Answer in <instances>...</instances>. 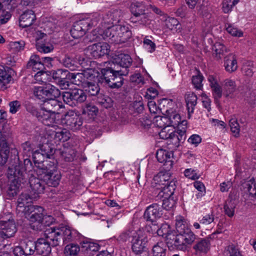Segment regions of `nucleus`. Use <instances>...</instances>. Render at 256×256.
<instances>
[{"label": "nucleus", "mask_w": 256, "mask_h": 256, "mask_svg": "<svg viewBox=\"0 0 256 256\" xmlns=\"http://www.w3.org/2000/svg\"><path fill=\"white\" fill-rule=\"evenodd\" d=\"M132 63L130 55L122 53L116 55L112 61L106 62V68H102L101 72L110 88H118L122 85V76L128 74Z\"/></svg>", "instance_id": "obj_1"}, {"label": "nucleus", "mask_w": 256, "mask_h": 256, "mask_svg": "<svg viewBox=\"0 0 256 256\" xmlns=\"http://www.w3.org/2000/svg\"><path fill=\"white\" fill-rule=\"evenodd\" d=\"M176 228L178 234L168 235L167 238L168 246L186 252L190 248L196 236L188 228L186 220L182 216L176 217Z\"/></svg>", "instance_id": "obj_2"}, {"label": "nucleus", "mask_w": 256, "mask_h": 256, "mask_svg": "<svg viewBox=\"0 0 256 256\" xmlns=\"http://www.w3.org/2000/svg\"><path fill=\"white\" fill-rule=\"evenodd\" d=\"M254 166L250 160L245 159L242 160L240 156L236 154L234 163L236 172L235 178H246L248 177L249 176L248 170L253 168ZM240 189L244 194L248 196H253L256 194L254 180L251 178L248 180H244L241 184Z\"/></svg>", "instance_id": "obj_3"}, {"label": "nucleus", "mask_w": 256, "mask_h": 256, "mask_svg": "<svg viewBox=\"0 0 256 256\" xmlns=\"http://www.w3.org/2000/svg\"><path fill=\"white\" fill-rule=\"evenodd\" d=\"M93 34L97 35L96 38L100 36L104 39L108 38L110 42L116 44L124 43L130 39L132 33L127 26L114 24L108 26L104 30L98 28L93 31Z\"/></svg>", "instance_id": "obj_4"}, {"label": "nucleus", "mask_w": 256, "mask_h": 256, "mask_svg": "<svg viewBox=\"0 0 256 256\" xmlns=\"http://www.w3.org/2000/svg\"><path fill=\"white\" fill-rule=\"evenodd\" d=\"M97 70L94 69L87 68L82 72L70 73L67 70L60 69L56 73L58 76L54 75V77L56 78L62 79L64 78L61 75L66 76L72 84L84 88L87 84L90 82V80L96 78V74H97Z\"/></svg>", "instance_id": "obj_5"}, {"label": "nucleus", "mask_w": 256, "mask_h": 256, "mask_svg": "<svg viewBox=\"0 0 256 256\" xmlns=\"http://www.w3.org/2000/svg\"><path fill=\"white\" fill-rule=\"evenodd\" d=\"M100 18V15L95 14L76 22L70 30L72 36L76 39L82 37L89 29L97 25Z\"/></svg>", "instance_id": "obj_6"}, {"label": "nucleus", "mask_w": 256, "mask_h": 256, "mask_svg": "<svg viewBox=\"0 0 256 256\" xmlns=\"http://www.w3.org/2000/svg\"><path fill=\"white\" fill-rule=\"evenodd\" d=\"M38 169L37 172L41 175L40 178L48 186L56 187L59 184L61 175L52 163L43 162L42 166H38Z\"/></svg>", "instance_id": "obj_7"}, {"label": "nucleus", "mask_w": 256, "mask_h": 256, "mask_svg": "<svg viewBox=\"0 0 256 256\" xmlns=\"http://www.w3.org/2000/svg\"><path fill=\"white\" fill-rule=\"evenodd\" d=\"M26 169L20 168V165L16 166L14 168H9L8 170V178L12 180L8 192L10 196H14L16 195L19 190L20 184L24 183L26 176Z\"/></svg>", "instance_id": "obj_8"}, {"label": "nucleus", "mask_w": 256, "mask_h": 256, "mask_svg": "<svg viewBox=\"0 0 256 256\" xmlns=\"http://www.w3.org/2000/svg\"><path fill=\"white\" fill-rule=\"evenodd\" d=\"M51 234L48 238L53 240L54 244H58L62 239L64 242L68 243L74 240L78 236V232L68 226L56 228H50Z\"/></svg>", "instance_id": "obj_9"}, {"label": "nucleus", "mask_w": 256, "mask_h": 256, "mask_svg": "<svg viewBox=\"0 0 256 256\" xmlns=\"http://www.w3.org/2000/svg\"><path fill=\"white\" fill-rule=\"evenodd\" d=\"M160 138L164 140L170 139L174 141L175 144H179L180 142L186 139V127L180 130V132H176L174 129L170 126H165L159 132Z\"/></svg>", "instance_id": "obj_10"}, {"label": "nucleus", "mask_w": 256, "mask_h": 256, "mask_svg": "<svg viewBox=\"0 0 256 256\" xmlns=\"http://www.w3.org/2000/svg\"><path fill=\"white\" fill-rule=\"evenodd\" d=\"M62 99L64 102L72 106H77L84 102L86 99V95L81 89H74L62 93Z\"/></svg>", "instance_id": "obj_11"}, {"label": "nucleus", "mask_w": 256, "mask_h": 256, "mask_svg": "<svg viewBox=\"0 0 256 256\" xmlns=\"http://www.w3.org/2000/svg\"><path fill=\"white\" fill-rule=\"evenodd\" d=\"M50 234H51L50 229L47 230L45 232V238H40L38 240L36 244V250L39 254L44 256L48 255L51 252V246H55L58 244H54L53 240L48 238Z\"/></svg>", "instance_id": "obj_12"}, {"label": "nucleus", "mask_w": 256, "mask_h": 256, "mask_svg": "<svg viewBox=\"0 0 256 256\" xmlns=\"http://www.w3.org/2000/svg\"><path fill=\"white\" fill-rule=\"evenodd\" d=\"M36 196L26 193L22 194L18 198L16 210L18 212L28 214L30 210H32L35 206L32 205V201L36 200Z\"/></svg>", "instance_id": "obj_13"}, {"label": "nucleus", "mask_w": 256, "mask_h": 256, "mask_svg": "<svg viewBox=\"0 0 256 256\" xmlns=\"http://www.w3.org/2000/svg\"><path fill=\"white\" fill-rule=\"evenodd\" d=\"M0 228L2 230L0 231V241L4 238L13 236L17 230L15 222L11 216L6 220L0 221Z\"/></svg>", "instance_id": "obj_14"}, {"label": "nucleus", "mask_w": 256, "mask_h": 256, "mask_svg": "<svg viewBox=\"0 0 256 256\" xmlns=\"http://www.w3.org/2000/svg\"><path fill=\"white\" fill-rule=\"evenodd\" d=\"M62 122L68 128L78 130L82 124V118L73 111L68 112L62 119Z\"/></svg>", "instance_id": "obj_15"}, {"label": "nucleus", "mask_w": 256, "mask_h": 256, "mask_svg": "<svg viewBox=\"0 0 256 256\" xmlns=\"http://www.w3.org/2000/svg\"><path fill=\"white\" fill-rule=\"evenodd\" d=\"M87 50L92 57L97 58L108 54L110 51V46L106 42H98L89 46Z\"/></svg>", "instance_id": "obj_16"}, {"label": "nucleus", "mask_w": 256, "mask_h": 256, "mask_svg": "<svg viewBox=\"0 0 256 256\" xmlns=\"http://www.w3.org/2000/svg\"><path fill=\"white\" fill-rule=\"evenodd\" d=\"M130 241L132 244V251L135 254H140L144 250L146 240L140 230L132 232Z\"/></svg>", "instance_id": "obj_17"}, {"label": "nucleus", "mask_w": 256, "mask_h": 256, "mask_svg": "<svg viewBox=\"0 0 256 256\" xmlns=\"http://www.w3.org/2000/svg\"><path fill=\"white\" fill-rule=\"evenodd\" d=\"M36 250L35 242L31 240H25L14 249V254L16 256H30Z\"/></svg>", "instance_id": "obj_18"}, {"label": "nucleus", "mask_w": 256, "mask_h": 256, "mask_svg": "<svg viewBox=\"0 0 256 256\" xmlns=\"http://www.w3.org/2000/svg\"><path fill=\"white\" fill-rule=\"evenodd\" d=\"M47 132H49L48 135L55 140L56 143L67 141L70 137V134L68 130L60 128L56 125L47 130Z\"/></svg>", "instance_id": "obj_19"}, {"label": "nucleus", "mask_w": 256, "mask_h": 256, "mask_svg": "<svg viewBox=\"0 0 256 256\" xmlns=\"http://www.w3.org/2000/svg\"><path fill=\"white\" fill-rule=\"evenodd\" d=\"M216 234V233L214 232L205 238H200L193 246L197 254H206L210 248V240L214 238Z\"/></svg>", "instance_id": "obj_20"}, {"label": "nucleus", "mask_w": 256, "mask_h": 256, "mask_svg": "<svg viewBox=\"0 0 256 256\" xmlns=\"http://www.w3.org/2000/svg\"><path fill=\"white\" fill-rule=\"evenodd\" d=\"M96 75V78L90 80V82L87 84H86V86H85L83 88L86 92L91 96H96L98 93L100 91V88L98 86V83L104 82L108 85L104 79V77L103 76L102 72L101 74H100L98 72L97 74Z\"/></svg>", "instance_id": "obj_21"}, {"label": "nucleus", "mask_w": 256, "mask_h": 256, "mask_svg": "<svg viewBox=\"0 0 256 256\" xmlns=\"http://www.w3.org/2000/svg\"><path fill=\"white\" fill-rule=\"evenodd\" d=\"M36 48L40 52L48 53L54 50V46L48 38L46 34L40 32L38 38H36Z\"/></svg>", "instance_id": "obj_22"}, {"label": "nucleus", "mask_w": 256, "mask_h": 256, "mask_svg": "<svg viewBox=\"0 0 256 256\" xmlns=\"http://www.w3.org/2000/svg\"><path fill=\"white\" fill-rule=\"evenodd\" d=\"M162 215V210L159 205L153 204L148 206L144 214V218L146 221L154 222Z\"/></svg>", "instance_id": "obj_23"}, {"label": "nucleus", "mask_w": 256, "mask_h": 256, "mask_svg": "<svg viewBox=\"0 0 256 256\" xmlns=\"http://www.w3.org/2000/svg\"><path fill=\"white\" fill-rule=\"evenodd\" d=\"M168 118V125L175 129L177 128V132H180V130L182 129L183 126L186 127V131L187 128V121L186 120H182L180 115L176 112H172L170 114H168L166 116Z\"/></svg>", "instance_id": "obj_24"}, {"label": "nucleus", "mask_w": 256, "mask_h": 256, "mask_svg": "<svg viewBox=\"0 0 256 256\" xmlns=\"http://www.w3.org/2000/svg\"><path fill=\"white\" fill-rule=\"evenodd\" d=\"M45 181L34 176H31L29 178V184L31 188L30 193L36 196V198L40 194H42L45 188Z\"/></svg>", "instance_id": "obj_25"}, {"label": "nucleus", "mask_w": 256, "mask_h": 256, "mask_svg": "<svg viewBox=\"0 0 256 256\" xmlns=\"http://www.w3.org/2000/svg\"><path fill=\"white\" fill-rule=\"evenodd\" d=\"M122 16V12L120 10H114L109 12L108 14L103 18L102 22V26L104 28H106L108 26H112L111 24H117L120 20Z\"/></svg>", "instance_id": "obj_26"}, {"label": "nucleus", "mask_w": 256, "mask_h": 256, "mask_svg": "<svg viewBox=\"0 0 256 256\" xmlns=\"http://www.w3.org/2000/svg\"><path fill=\"white\" fill-rule=\"evenodd\" d=\"M62 103L56 98H46L44 100L41 108L48 112L56 115L59 114L58 110L62 108Z\"/></svg>", "instance_id": "obj_27"}, {"label": "nucleus", "mask_w": 256, "mask_h": 256, "mask_svg": "<svg viewBox=\"0 0 256 256\" xmlns=\"http://www.w3.org/2000/svg\"><path fill=\"white\" fill-rule=\"evenodd\" d=\"M44 124L51 126H55L56 120L57 115L48 112L43 110L42 108L40 109L39 114L37 118Z\"/></svg>", "instance_id": "obj_28"}, {"label": "nucleus", "mask_w": 256, "mask_h": 256, "mask_svg": "<svg viewBox=\"0 0 256 256\" xmlns=\"http://www.w3.org/2000/svg\"><path fill=\"white\" fill-rule=\"evenodd\" d=\"M43 211L44 209L42 207L34 206V208L32 210H30L28 214H24L30 222L40 224L44 218Z\"/></svg>", "instance_id": "obj_29"}, {"label": "nucleus", "mask_w": 256, "mask_h": 256, "mask_svg": "<svg viewBox=\"0 0 256 256\" xmlns=\"http://www.w3.org/2000/svg\"><path fill=\"white\" fill-rule=\"evenodd\" d=\"M36 20L34 12L28 10L24 12L20 17V26L24 28L30 26Z\"/></svg>", "instance_id": "obj_30"}, {"label": "nucleus", "mask_w": 256, "mask_h": 256, "mask_svg": "<svg viewBox=\"0 0 256 256\" xmlns=\"http://www.w3.org/2000/svg\"><path fill=\"white\" fill-rule=\"evenodd\" d=\"M208 80L212 90L215 102L218 104V100L222 98V88L218 84L216 79L212 76L208 77Z\"/></svg>", "instance_id": "obj_31"}, {"label": "nucleus", "mask_w": 256, "mask_h": 256, "mask_svg": "<svg viewBox=\"0 0 256 256\" xmlns=\"http://www.w3.org/2000/svg\"><path fill=\"white\" fill-rule=\"evenodd\" d=\"M172 152H169L163 149H159L156 154L158 160L164 164L168 165L170 168L172 166L173 162L172 159Z\"/></svg>", "instance_id": "obj_32"}, {"label": "nucleus", "mask_w": 256, "mask_h": 256, "mask_svg": "<svg viewBox=\"0 0 256 256\" xmlns=\"http://www.w3.org/2000/svg\"><path fill=\"white\" fill-rule=\"evenodd\" d=\"M27 67L32 68L34 72H40L44 71V66L41 59L36 54L32 55L28 62Z\"/></svg>", "instance_id": "obj_33"}, {"label": "nucleus", "mask_w": 256, "mask_h": 256, "mask_svg": "<svg viewBox=\"0 0 256 256\" xmlns=\"http://www.w3.org/2000/svg\"><path fill=\"white\" fill-rule=\"evenodd\" d=\"M176 188V181L170 180V182L166 183L164 187L160 186V188H158L162 189L159 192L158 195L166 196V198H168V196H173Z\"/></svg>", "instance_id": "obj_34"}, {"label": "nucleus", "mask_w": 256, "mask_h": 256, "mask_svg": "<svg viewBox=\"0 0 256 256\" xmlns=\"http://www.w3.org/2000/svg\"><path fill=\"white\" fill-rule=\"evenodd\" d=\"M238 66L235 56L232 54H230L225 57V70L229 72L236 71Z\"/></svg>", "instance_id": "obj_35"}, {"label": "nucleus", "mask_w": 256, "mask_h": 256, "mask_svg": "<svg viewBox=\"0 0 256 256\" xmlns=\"http://www.w3.org/2000/svg\"><path fill=\"white\" fill-rule=\"evenodd\" d=\"M82 248L88 256H94L100 248L98 244L89 241H83L81 243Z\"/></svg>", "instance_id": "obj_36"}, {"label": "nucleus", "mask_w": 256, "mask_h": 256, "mask_svg": "<svg viewBox=\"0 0 256 256\" xmlns=\"http://www.w3.org/2000/svg\"><path fill=\"white\" fill-rule=\"evenodd\" d=\"M168 252L166 244L160 242L154 244L152 250V256H166Z\"/></svg>", "instance_id": "obj_37"}, {"label": "nucleus", "mask_w": 256, "mask_h": 256, "mask_svg": "<svg viewBox=\"0 0 256 256\" xmlns=\"http://www.w3.org/2000/svg\"><path fill=\"white\" fill-rule=\"evenodd\" d=\"M186 107L188 116L190 118L191 114L194 112V107L197 103V96L194 94H188L186 98Z\"/></svg>", "instance_id": "obj_38"}, {"label": "nucleus", "mask_w": 256, "mask_h": 256, "mask_svg": "<svg viewBox=\"0 0 256 256\" xmlns=\"http://www.w3.org/2000/svg\"><path fill=\"white\" fill-rule=\"evenodd\" d=\"M46 98H56L60 95V90L50 84L46 86Z\"/></svg>", "instance_id": "obj_39"}, {"label": "nucleus", "mask_w": 256, "mask_h": 256, "mask_svg": "<svg viewBox=\"0 0 256 256\" xmlns=\"http://www.w3.org/2000/svg\"><path fill=\"white\" fill-rule=\"evenodd\" d=\"M10 153L6 142H3L0 147V164L4 165L7 162Z\"/></svg>", "instance_id": "obj_40"}, {"label": "nucleus", "mask_w": 256, "mask_h": 256, "mask_svg": "<svg viewBox=\"0 0 256 256\" xmlns=\"http://www.w3.org/2000/svg\"><path fill=\"white\" fill-rule=\"evenodd\" d=\"M132 13L136 17L140 16L144 12L145 6L144 4L140 2H134L130 6Z\"/></svg>", "instance_id": "obj_41"}, {"label": "nucleus", "mask_w": 256, "mask_h": 256, "mask_svg": "<svg viewBox=\"0 0 256 256\" xmlns=\"http://www.w3.org/2000/svg\"><path fill=\"white\" fill-rule=\"evenodd\" d=\"M80 251V246L78 244H68L64 248V253L66 256H77Z\"/></svg>", "instance_id": "obj_42"}, {"label": "nucleus", "mask_w": 256, "mask_h": 256, "mask_svg": "<svg viewBox=\"0 0 256 256\" xmlns=\"http://www.w3.org/2000/svg\"><path fill=\"white\" fill-rule=\"evenodd\" d=\"M229 124L232 135L236 138L239 137L240 128L237 119L235 117L232 118L230 120Z\"/></svg>", "instance_id": "obj_43"}, {"label": "nucleus", "mask_w": 256, "mask_h": 256, "mask_svg": "<svg viewBox=\"0 0 256 256\" xmlns=\"http://www.w3.org/2000/svg\"><path fill=\"white\" fill-rule=\"evenodd\" d=\"M157 234L159 236L164 237L166 242L167 243V238L170 234H174V232L170 230V226L167 224H162L160 228L156 231Z\"/></svg>", "instance_id": "obj_44"}, {"label": "nucleus", "mask_w": 256, "mask_h": 256, "mask_svg": "<svg viewBox=\"0 0 256 256\" xmlns=\"http://www.w3.org/2000/svg\"><path fill=\"white\" fill-rule=\"evenodd\" d=\"M160 196L164 198L162 206L164 209L168 210L175 206L176 202L173 196H168V198H166V196Z\"/></svg>", "instance_id": "obj_45"}, {"label": "nucleus", "mask_w": 256, "mask_h": 256, "mask_svg": "<svg viewBox=\"0 0 256 256\" xmlns=\"http://www.w3.org/2000/svg\"><path fill=\"white\" fill-rule=\"evenodd\" d=\"M60 154L62 158L67 162L72 161L76 156L74 150L70 148H64Z\"/></svg>", "instance_id": "obj_46"}, {"label": "nucleus", "mask_w": 256, "mask_h": 256, "mask_svg": "<svg viewBox=\"0 0 256 256\" xmlns=\"http://www.w3.org/2000/svg\"><path fill=\"white\" fill-rule=\"evenodd\" d=\"M236 88L235 82L227 80L225 82V96H230L234 93Z\"/></svg>", "instance_id": "obj_47"}, {"label": "nucleus", "mask_w": 256, "mask_h": 256, "mask_svg": "<svg viewBox=\"0 0 256 256\" xmlns=\"http://www.w3.org/2000/svg\"><path fill=\"white\" fill-rule=\"evenodd\" d=\"M32 156L35 163L40 164L43 162L44 158L48 156V154L46 152H42V148L36 150L32 152Z\"/></svg>", "instance_id": "obj_48"}, {"label": "nucleus", "mask_w": 256, "mask_h": 256, "mask_svg": "<svg viewBox=\"0 0 256 256\" xmlns=\"http://www.w3.org/2000/svg\"><path fill=\"white\" fill-rule=\"evenodd\" d=\"M61 61L64 66L69 68L71 70H76V66L75 64V62L70 56L66 55Z\"/></svg>", "instance_id": "obj_49"}, {"label": "nucleus", "mask_w": 256, "mask_h": 256, "mask_svg": "<svg viewBox=\"0 0 256 256\" xmlns=\"http://www.w3.org/2000/svg\"><path fill=\"white\" fill-rule=\"evenodd\" d=\"M33 92L34 96L40 100L46 99V86H34L33 89Z\"/></svg>", "instance_id": "obj_50"}, {"label": "nucleus", "mask_w": 256, "mask_h": 256, "mask_svg": "<svg viewBox=\"0 0 256 256\" xmlns=\"http://www.w3.org/2000/svg\"><path fill=\"white\" fill-rule=\"evenodd\" d=\"M203 79L204 77L200 74V72H198V74L192 76V83L196 88L197 90H201L202 88Z\"/></svg>", "instance_id": "obj_51"}, {"label": "nucleus", "mask_w": 256, "mask_h": 256, "mask_svg": "<svg viewBox=\"0 0 256 256\" xmlns=\"http://www.w3.org/2000/svg\"><path fill=\"white\" fill-rule=\"evenodd\" d=\"M166 25L168 28L171 30L179 28L180 26L178 21L174 18H168L166 19Z\"/></svg>", "instance_id": "obj_52"}, {"label": "nucleus", "mask_w": 256, "mask_h": 256, "mask_svg": "<svg viewBox=\"0 0 256 256\" xmlns=\"http://www.w3.org/2000/svg\"><path fill=\"white\" fill-rule=\"evenodd\" d=\"M136 118L138 119L137 124L144 127L149 126L152 124V122L148 118V114L140 115Z\"/></svg>", "instance_id": "obj_53"}, {"label": "nucleus", "mask_w": 256, "mask_h": 256, "mask_svg": "<svg viewBox=\"0 0 256 256\" xmlns=\"http://www.w3.org/2000/svg\"><path fill=\"white\" fill-rule=\"evenodd\" d=\"M12 80V76L6 70H0V84L4 86L8 84Z\"/></svg>", "instance_id": "obj_54"}, {"label": "nucleus", "mask_w": 256, "mask_h": 256, "mask_svg": "<svg viewBox=\"0 0 256 256\" xmlns=\"http://www.w3.org/2000/svg\"><path fill=\"white\" fill-rule=\"evenodd\" d=\"M168 118L167 116H156L154 122L155 126L158 128H163L165 126H168Z\"/></svg>", "instance_id": "obj_55"}, {"label": "nucleus", "mask_w": 256, "mask_h": 256, "mask_svg": "<svg viewBox=\"0 0 256 256\" xmlns=\"http://www.w3.org/2000/svg\"><path fill=\"white\" fill-rule=\"evenodd\" d=\"M184 174L186 178L192 180L198 179L200 177V176L198 174L196 170L192 168L186 169Z\"/></svg>", "instance_id": "obj_56"}, {"label": "nucleus", "mask_w": 256, "mask_h": 256, "mask_svg": "<svg viewBox=\"0 0 256 256\" xmlns=\"http://www.w3.org/2000/svg\"><path fill=\"white\" fill-rule=\"evenodd\" d=\"M226 30L232 36L237 37H242L243 36V32L233 26H228L226 28Z\"/></svg>", "instance_id": "obj_57"}, {"label": "nucleus", "mask_w": 256, "mask_h": 256, "mask_svg": "<svg viewBox=\"0 0 256 256\" xmlns=\"http://www.w3.org/2000/svg\"><path fill=\"white\" fill-rule=\"evenodd\" d=\"M252 66L253 63L252 62H247L244 64L242 68V70L246 75L248 76H251L253 74V71L252 70Z\"/></svg>", "instance_id": "obj_58"}, {"label": "nucleus", "mask_w": 256, "mask_h": 256, "mask_svg": "<svg viewBox=\"0 0 256 256\" xmlns=\"http://www.w3.org/2000/svg\"><path fill=\"white\" fill-rule=\"evenodd\" d=\"M226 256H243L234 244L229 245L226 251Z\"/></svg>", "instance_id": "obj_59"}, {"label": "nucleus", "mask_w": 256, "mask_h": 256, "mask_svg": "<svg viewBox=\"0 0 256 256\" xmlns=\"http://www.w3.org/2000/svg\"><path fill=\"white\" fill-rule=\"evenodd\" d=\"M201 100L202 106L210 112L211 110V100L204 93L201 94Z\"/></svg>", "instance_id": "obj_60"}, {"label": "nucleus", "mask_w": 256, "mask_h": 256, "mask_svg": "<svg viewBox=\"0 0 256 256\" xmlns=\"http://www.w3.org/2000/svg\"><path fill=\"white\" fill-rule=\"evenodd\" d=\"M240 0H225V13L230 12Z\"/></svg>", "instance_id": "obj_61"}, {"label": "nucleus", "mask_w": 256, "mask_h": 256, "mask_svg": "<svg viewBox=\"0 0 256 256\" xmlns=\"http://www.w3.org/2000/svg\"><path fill=\"white\" fill-rule=\"evenodd\" d=\"M10 112L12 114H16L21 107L20 102L14 100L9 103Z\"/></svg>", "instance_id": "obj_62"}, {"label": "nucleus", "mask_w": 256, "mask_h": 256, "mask_svg": "<svg viewBox=\"0 0 256 256\" xmlns=\"http://www.w3.org/2000/svg\"><path fill=\"white\" fill-rule=\"evenodd\" d=\"M130 80L132 82H135L140 86L143 85L144 83V78L140 73H136L132 75L130 77Z\"/></svg>", "instance_id": "obj_63"}, {"label": "nucleus", "mask_w": 256, "mask_h": 256, "mask_svg": "<svg viewBox=\"0 0 256 256\" xmlns=\"http://www.w3.org/2000/svg\"><path fill=\"white\" fill-rule=\"evenodd\" d=\"M132 108H134V114H140L144 110V104L142 102L139 100L136 101L133 103Z\"/></svg>", "instance_id": "obj_64"}]
</instances>
